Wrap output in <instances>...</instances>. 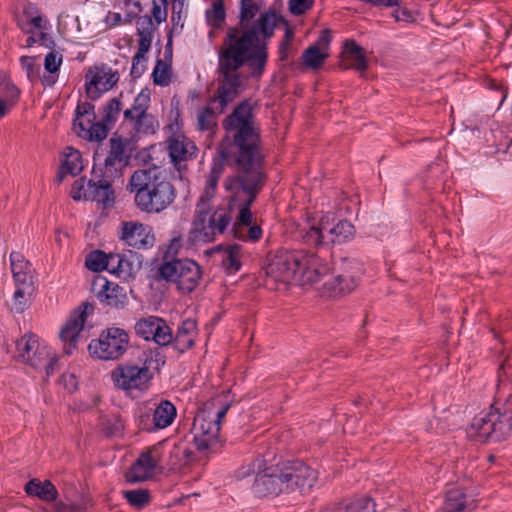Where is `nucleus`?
Segmentation results:
<instances>
[{
    "label": "nucleus",
    "mask_w": 512,
    "mask_h": 512,
    "mask_svg": "<svg viewBox=\"0 0 512 512\" xmlns=\"http://www.w3.org/2000/svg\"><path fill=\"white\" fill-rule=\"evenodd\" d=\"M225 136L217 148L218 155L234 174L223 185L229 192V206L238 204L239 214L233 225V235L244 240L241 230L252 222L251 207L267 182L264 170L261 129L256 122L250 100L238 103L222 121Z\"/></svg>",
    "instance_id": "f257e3e1"
},
{
    "label": "nucleus",
    "mask_w": 512,
    "mask_h": 512,
    "mask_svg": "<svg viewBox=\"0 0 512 512\" xmlns=\"http://www.w3.org/2000/svg\"><path fill=\"white\" fill-rule=\"evenodd\" d=\"M268 60V52L264 49L247 51L246 41L238 40L228 45L222 44L218 52V87L209 103L218 102L219 113H223L227 106L240 94L242 79L239 69L248 65L253 76H261Z\"/></svg>",
    "instance_id": "f03ea898"
},
{
    "label": "nucleus",
    "mask_w": 512,
    "mask_h": 512,
    "mask_svg": "<svg viewBox=\"0 0 512 512\" xmlns=\"http://www.w3.org/2000/svg\"><path fill=\"white\" fill-rule=\"evenodd\" d=\"M318 480V472L302 460H285L266 467L254 480L253 492L260 497L278 496L296 490L306 493Z\"/></svg>",
    "instance_id": "7ed1b4c3"
},
{
    "label": "nucleus",
    "mask_w": 512,
    "mask_h": 512,
    "mask_svg": "<svg viewBox=\"0 0 512 512\" xmlns=\"http://www.w3.org/2000/svg\"><path fill=\"white\" fill-rule=\"evenodd\" d=\"M268 279L275 282L317 283L328 275V262L305 250H283L275 254L264 268Z\"/></svg>",
    "instance_id": "20e7f679"
},
{
    "label": "nucleus",
    "mask_w": 512,
    "mask_h": 512,
    "mask_svg": "<svg viewBox=\"0 0 512 512\" xmlns=\"http://www.w3.org/2000/svg\"><path fill=\"white\" fill-rule=\"evenodd\" d=\"M260 6L254 0H241L239 23L236 26L228 27L222 44L228 45L229 40L246 41L247 51L264 49L268 52L266 39L274 35L278 23H286L284 17L275 10H268L261 13L257 20H251L257 15Z\"/></svg>",
    "instance_id": "39448f33"
},
{
    "label": "nucleus",
    "mask_w": 512,
    "mask_h": 512,
    "mask_svg": "<svg viewBox=\"0 0 512 512\" xmlns=\"http://www.w3.org/2000/svg\"><path fill=\"white\" fill-rule=\"evenodd\" d=\"M127 190L134 194L137 209L146 214H160L173 204L177 196L175 186L156 168L135 170Z\"/></svg>",
    "instance_id": "423d86ee"
},
{
    "label": "nucleus",
    "mask_w": 512,
    "mask_h": 512,
    "mask_svg": "<svg viewBox=\"0 0 512 512\" xmlns=\"http://www.w3.org/2000/svg\"><path fill=\"white\" fill-rule=\"evenodd\" d=\"M471 440L480 443H497L512 435V394L504 401H495L487 412L475 416L468 429Z\"/></svg>",
    "instance_id": "0eeeda50"
},
{
    "label": "nucleus",
    "mask_w": 512,
    "mask_h": 512,
    "mask_svg": "<svg viewBox=\"0 0 512 512\" xmlns=\"http://www.w3.org/2000/svg\"><path fill=\"white\" fill-rule=\"evenodd\" d=\"M93 159L92 178L86 180V177H80L75 180L70 191L71 198L75 201L85 200L97 202L101 204L103 208H110L115 203V193L112 188V182L115 179L98 176V155H94Z\"/></svg>",
    "instance_id": "6e6552de"
},
{
    "label": "nucleus",
    "mask_w": 512,
    "mask_h": 512,
    "mask_svg": "<svg viewBox=\"0 0 512 512\" xmlns=\"http://www.w3.org/2000/svg\"><path fill=\"white\" fill-rule=\"evenodd\" d=\"M201 266L194 260L184 258H172L158 268L159 278L176 284L177 289L185 294H190L198 287L202 279Z\"/></svg>",
    "instance_id": "1a4fd4ad"
},
{
    "label": "nucleus",
    "mask_w": 512,
    "mask_h": 512,
    "mask_svg": "<svg viewBox=\"0 0 512 512\" xmlns=\"http://www.w3.org/2000/svg\"><path fill=\"white\" fill-rule=\"evenodd\" d=\"M17 357L25 364L35 368H44L46 376L54 373V366L58 359L52 349L44 343H40L37 335L25 334L16 341Z\"/></svg>",
    "instance_id": "9d476101"
},
{
    "label": "nucleus",
    "mask_w": 512,
    "mask_h": 512,
    "mask_svg": "<svg viewBox=\"0 0 512 512\" xmlns=\"http://www.w3.org/2000/svg\"><path fill=\"white\" fill-rule=\"evenodd\" d=\"M129 346L128 333L118 327L103 330L98 339H93L88 345V351L94 358L100 360H118Z\"/></svg>",
    "instance_id": "9b49d317"
},
{
    "label": "nucleus",
    "mask_w": 512,
    "mask_h": 512,
    "mask_svg": "<svg viewBox=\"0 0 512 512\" xmlns=\"http://www.w3.org/2000/svg\"><path fill=\"white\" fill-rule=\"evenodd\" d=\"M335 265L336 275L333 281L323 285L324 290L332 297L352 292L364 273L363 263L355 258H341Z\"/></svg>",
    "instance_id": "f8f14e48"
},
{
    "label": "nucleus",
    "mask_w": 512,
    "mask_h": 512,
    "mask_svg": "<svg viewBox=\"0 0 512 512\" xmlns=\"http://www.w3.org/2000/svg\"><path fill=\"white\" fill-rule=\"evenodd\" d=\"M130 140L122 136H113L109 140L110 149L101 163V158L98 153L99 160L97 161L98 176H103L110 179L120 178L123 170L129 165L131 158V151L128 149Z\"/></svg>",
    "instance_id": "ddd939ff"
},
{
    "label": "nucleus",
    "mask_w": 512,
    "mask_h": 512,
    "mask_svg": "<svg viewBox=\"0 0 512 512\" xmlns=\"http://www.w3.org/2000/svg\"><path fill=\"white\" fill-rule=\"evenodd\" d=\"M205 204H197L196 215L193 220V230L204 241H210L214 236L222 234L231 221L229 212L224 208H219L213 213L204 209Z\"/></svg>",
    "instance_id": "4468645a"
},
{
    "label": "nucleus",
    "mask_w": 512,
    "mask_h": 512,
    "mask_svg": "<svg viewBox=\"0 0 512 512\" xmlns=\"http://www.w3.org/2000/svg\"><path fill=\"white\" fill-rule=\"evenodd\" d=\"M191 433L193 434V443L198 451H218L220 426L217 424V420L210 419L209 414L206 415L205 412H202L195 416Z\"/></svg>",
    "instance_id": "2eb2a0df"
},
{
    "label": "nucleus",
    "mask_w": 512,
    "mask_h": 512,
    "mask_svg": "<svg viewBox=\"0 0 512 512\" xmlns=\"http://www.w3.org/2000/svg\"><path fill=\"white\" fill-rule=\"evenodd\" d=\"M93 310V304L85 301L70 313L68 320L59 333L66 355H71L77 348L79 333L83 329L87 316L91 314Z\"/></svg>",
    "instance_id": "dca6fc26"
},
{
    "label": "nucleus",
    "mask_w": 512,
    "mask_h": 512,
    "mask_svg": "<svg viewBox=\"0 0 512 512\" xmlns=\"http://www.w3.org/2000/svg\"><path fill=\"white\" fill-rule=\"evenodd\" d=\"M152 374L148 367L136 364L118 365L111 372V379L117 388L125 391L141 390L151 380Z\"/></svg>",
    "instance_id": "f3484780"
},
{
    "label": "nucleus",
    "mask_w": 512,
    "mask_h": 512,
    "mask_svg": "<svg viewBox=\"0 0 512 512\" xmlns=\"http://www.w3.org/2000/svg\"><path fill=\"white\" fill-rule=\"evenodd\" d=\"M137 336L146 341H154L158 346H166L172 340V330L167 322L158 316H147L137 320L134 326Z\"/></svg>",
    "instance_id": "a211bd4d"
},
{
    "label": "nucleus",
    "mask_w": 512,
    "mask_h": 512,
    "mask_svg": "<svg viewBox=\"0 0 512 512\" xmlns=\"http://www.w3.org/2000/svg\"><path fill=\"white\" fill-rule=\"evenodd\" d=\"M97 287L99 290L96 291V297L103 306L118 310L128 305L129 299L124 287L101 276L93 281V289L96 290Z\"/></svg>",
    "instance_id": "6ab92c4d"
},
{
    "label": "nucleus",
    "mask_w": 512,
    "mask_h": 512,
    "mask_svg": "<svg viewBox=\"0 0 512 512\" xmlns=\"http://www.w3.org/2000/svg\"><path fill=\"white\" fill-rule=\"evenodd\" d=\"M120 239L136 249H147L154 245V235L149 226L139 222H122Z\"/></svg>",
    "instance_id": "aec40b11"
},
{
    "label": "nucleus",
    "mask_w": 512,
    "mask_h": 512,
    "mask_svg": "<svg viewBox=\"0 0 512 512\" xmlns=\"http://www.w3.org/2000/svg\"><path fill=\"white\" fill-rule=\"evenodd\" d=\"M119 81L118 71H112L111 68L102 66L96 68L90 80L86 81V94L88 98L95 101L101 97L104 92L111 90Z\"/></svg>",
    "instance_id": "412c9836"
},
{
    "label": "nucleus",
    "mask_w": 512,
    "mask_h": 512,
    "mask_svg": "<svg viewBox=\"0 0 512 512\" xmlns=\"http://www.w3.org/2000/svg\"><path fill=\"white\" fill-rule=\"evenodd\" d=\"M119 81L118 71H112L111 68L102 66L96 68L90 80L86 81V94L88 98L95 101L101 97L104 92L111 90Z\"/></svg>",
    "instance_id": "4be33fe9"
},
{
    "label": "nucleus",
    "mask_w": 512,
    "mask_h": 512,
    "mask_svg": "<svg viewBox=\"0 0 512 512\" xmlns=\"http://www.w3.org/2000/svg\"><path fill=\"white\" fill-rule=\"evenodd\" d=\"M197 337V323L193 319H186L182 321L178 327L176 335L166 345L171 346V349L177 354H183L191 349L195 344Z\"/></svg>",
    "instance_id": "5701e85b"
},
{
    "label": "nucleus",
    "mask_w": 512,
    "mask_h": 512,
    "mask_svg": "<svg viewBox=\"0 0 512 512\" xmlns=\"http://www.w3.org/2000/svg\"><path fill=\"white\" fill-rule=\"evenodd\" d=\"M167 144L171 162L178 169H180L181 162L195 158L198 152L196 145L183 135L181 137H170Z\"/></svg>",
    "instance_id": "b1692460"
},
{
    "label": "nucleus",
    "mask_w": 512,
    "mask_h": 512,
    "mask_svg": "<svg viewBox=\"0 0 512 512\" xmlns=\"http://www.w3.org/2000/svg\"><path fill=\"white\" fill-rule=\"evenodd\" d=\"M473 500L460 487H452L445 493L444 502L436 512H472Z\"/></svg>",
    "instance_id": "393cba45"
},
{
    "label": "nucleus",
    "mask_w": 512,
    "mask_h": 512,
    "mask_svg": "<svg viewBox=\"0 0 512 512\" xmlns=\"http://www.w3.org/2000/svg\"><path fill=\"white\" fill-rule=\"evenodd\" d=\"M111 126L103 122L102 120L95 122V119H87L84 121H73V130L79 137L88 141L100 142L104 140Z\"/></svg>",
    "instance_id": "a878e982"
},
{
    "label": "nucleus",
    "mask_w": 512,
    "mask_h": 512,
    "mask_svg": "<svg viewBox=\"0 0 512 512\" xmlns=\"http://www.w3.org/2000/svg\"><path fill=\"white\" fill-rule=\"evenodd\" d=\"M342 55L344 60L349 61V64H343L344 69H355L359 72H364L368 68V61L365 56V50L354 40L346 39L342 46Z\"/></svg>",
    "instance_id": "bb28decb"
},
{
    "label": "nucleus",
    "mask_w": 512,
    "mask_h": 512,
    "mask_svg": "<svg viewBox=\"0 0 512 512\" xmlns=\"http://www.w3.org/2000/svg\"><path fill=\"white\" fill-rule=\"evenodd\" d=\"M24 491L28 496L48 503L55 502L58 497V490L50 480L33 478L25 484Z\"/></svg>",
    "instance_id": "cd10ccee"
},
{
    "label": "nucleus",
    "mask_w": 512,
    "mask_h": 512,
    "mask_svg": "<svg viewBox=\"0 0 512 512\" xmlns=\"http://www.w3.org/2000/svg\"><path fill=\"white\" fill-rule=\"evenodd\" d=\"M82 170L83 164L81 153L72 147H67L65 152V159L62 161L56 177L57 182L60 184L68 174L76 176Z\"/></svg>",
    "instance_id": "c85d7f7f"
},
{
    "label": "nucleus",
    "mask_w": 512,
    "mask_h": 512,
    "mask_svg": "<svg viewBox=\"0 0 512 512\" xmlns=\"http://www.w3.org/2000/svg\"><path fill=\"white\" fill-rule=\"evenodd\" d=\"M140 255L128 250L127 253L121 254L116 270H118V278L129 281L135 279L136 272L140 268Z\"/></svg>",
    "instance_id": "c756f323"
},
{
    "label": "nucleus",
    "mask_w": 512,
    "mask_h": 512,
    "mask_svg": "<svg viewBox=\"0 0 512 512\" xmlns=\"http://www.w3.org/2000/svg\"><path fill=\"white\" fill-rule=\"evenodd\" d=\"M124 122L131 123L137 135H153L159 128L158 120L148 112L132 115V119H124Z\"/></svg>",
    "instance_id": "7c9ffc66"
},
{
    "label": "nucleus",
    "mask_w": 512,
    "mask_h": 512,
    "mask_svg": "<svg viewBox=\"0 0 512 512\" xmlns=\"http://www.w3.org/2000/svg\"><path fill=\"white\" fill-rule=\"evenodd\" d=\"M327 226L326 239L327 244H341L349 240L354 234V226L348 220H339L332 227L329 226L328 220L325 221Z\"/></svg>",
    "instance_id": "2f4dec72"
},
{
    "label": "nucleus",
    "mask_w": 512,
    "mask_h": 512,
    "mask_svg": "<svg viewBox=\"0 0 512 512\" xmlns=\"http://www.w3.org/2000/svg\"><path fill=\"white\" fill-rule=\"evenodd\" d=\"M165 442L166 441L158 442L142 452L134 463L151 474L161 462L162 449Z\"/></svg>",
    "instance_id": "473e14b6"
},
{
    "label": "nucleus",
    "mask_w": 512,
    "mask_h": 512,
    "mask_svg": "<svg viewBox=\"0 0 512 512\" xmlns=\"http://www.w3.org/2000/svg\"><path fill=\"white\" fill-rule=\"evenodd\" d=\"M152 411L159 430L170 426L177 415L176 407L169 400H162Z\"/></svg>",
    "instance_id": "72a5a7b5"
},
{
    "label": "nucleus",
    "mask_w": 512,
    "mask_h": 512,
    "mask_svg": "<svg viewBox=\"0 0 512 512\" xmlns=\"http://www.w3.org/2000/svg\"><path fill=\"white\" fill-rule=\"evenodd\" d=\"M325 218L323 217L318 226H311L308 230L301 232L302 240L305 244L314 247L325 246L327 244Z\"/></svg>",
    "instance_id": "f704fd0d"
},
{
    "label": "nucleus",
    "mask_w": 512,
    "mask_h": 512,
    "mask_svg": "<svg viewBox=\"0 0 512 512\" xmlns=\"http://www.w3.org/2000/svg\"><path fill=\"white\" fill-rule=\"evenodd\" d=\"M370 510L375 512V502L370 497H364L334 508L322 509L320 512H369Z\"/></svg>",
    "instance_id": "c9c22d12"
},
{
    "label": "nucleus",
    "mask_w": 512,
    "mask_h": 512,
    "mask_svg": "<svg viewBox=\"0 0 512 512\" xmlns=\"http://www.w3.org/2000/svg\"><path fill=\"white\" fill-rule=\"evenodd\" d=\"M122 496L131 507L137 510H142L150 505L152 501L150 491L143 488L123 490Z\"/></svg>",
    "instance_id": "e433bc0d"
},
{
    "label": "nucleus",
    "mask_w": 512,
    "mask_h": 512,
    "mask_svg": "<svg viewBox=\"0 0 512 512\" xmlns=\"http://www.w3.org/2000/svg\"><path fill=\"white\" fill-rule=\"evenodd\" d=\"M151 101V92L146 87L143 88L134 98L131 108L124 110L123 118L132 119V115L148 112Z\"/></svg>",
    "instance_id": "4c0bfd02"
},
{
    "label": "nucleus",
    "mask_w": 512,
    "mask_h": 512,
    "mask_svg": "<svg viewBox=\"0 0 512 512\" xmlns=\"http://www.w3.org/2000/svg\"><path fill=\"white\" fill-rule=\"evenodd\" d=\"M123 93L121 92L119 97L111 98L103 107H102V121L111 127L118 120L119 114L122 110V103L120 98Z\"/></svg>",
    "instance_id": "58836bf2"
},
{
    "label": "nucleus",
    "mask_w": 512,
    "mask_h": 512,
    "mask_svg": "<svg viewBox=\"0 0 512 512\" xmlns=\"http://www.w3.org/2000/svg\"><path fill=\"white\" fill-rule=\"evenodd\" d=\"M20 95V90L14 85L3 72H0V99L8 105L13 106Z\"/></svg>",
    "instance_id": "ea45409f"
},
{
    "label": "nucleus",
    "mask_w": 512,
    "mask_h": 512,
    "mask_svg": "<svg viewBox=\"0 0 512 512\" xmlns=\"http://www.w3.org/2000/svg\"><path fill=\"white\" fill-rule=\"evenodd\" d=\"M108 254L103 250H93L86 255L85 266L92 272L104 271L109 263Z\"/></svg>",
    "instance_id": "a19ab883"
},
{
    "label": "nucleus",
    "mask_w": 512,
    "mask_h": 512,
    "mask_svg": "<svg viewBox=\"0 0 512 512\" xmlns=\"http://www.w3.org/2000/svg\"><path fill=\"white\" fill-rule=\"evenodd\" d=\"M327 55L320 51L317 45H311L302 54L303 64L311 69L322 67Z\"/></svg>",
    "instance_id": "79ce46f5"
},
{
    "label": "nucleus",
    "mask_w": 512,
    "mask_h": 512,
    "mask_svg": "<svg viewBox=\"0 0 512 512\" xmlns=\"http://www.w3.org/2000/svg\"><path fill=\"white\" fill-rule=\"evenodd\" d=\"M136 425L139 430L152 433L159 430L153 419L152 408H140L136 414Z\"/></svg>",
    "instance_id": "37998d69"
},
{
    "label": "nucleus",
    "mask_w": 512,
    "mask_h": 512,
    "mask_svg": "<svg viewBox=\"0 0 512 512\" xmlns=\"http://www.w3.org/2000/svg\"><path fill=\"white\" fill-rule=\"evenodd\" d=\"M152 78L155 85H168L171 80V63H166L162 59H157L152 72Z\"/></svg>",
    "instance_id": "c03bdc74"
},
{
    "label": "nucleus",
    "mask_w": 512,
    "mask_h": 512,
    "mask_svg": "<svg viewBox=\"0 0 512 512\" xmlns=\"http://www.w3.org/2000/svg\"><path fill=\"white\" fill-rule=\"evenodd\" d=\"M32 292L33 288L16 287L12 298L11 310L15 313L24 312L29 306L27 295H30Z\"/></svg>",
    "instance_id": "a18cd8bd"
},
{
    "label": "nucleus",
    "mask_w": 512,
    "mask_h": 512,
    "mask_svg": "<svg viewBox=\"0 0 512 512\" xmlns=\"http://www.w3.org/2000/svg\"><path fill=\"white\" fill-rule=\"evenodd\" d=\"M216 112L210 106L203 107L197 114V125L200 131H209L216 126Z\"/></svg>",
    "instance_id": "49530a36"
},
{
    "label": "nucleus",
    "mask_w": 512,
    "mask_h": 512,
    "mask_svg": "<svg viewBox=\"0 0 512 512\" xmlns=\"http://www.w3.org/2000/svg\"><path fill=\"white\" fill-rule=\"evenodd\" d=\"M164 349L169 350L171 346H159L154 350H150L149 355L145 359L146 367L153 368L159 370L166 363L167 355L164 352Z\"/></svg>",
    "instance_id": "de8ad7c7"
},
{
    "label": "nucleus",
    "mask_w": 512,
    "mask_h": 512,
    "mask_svg": "<svg viewBox=\"0 0 512 512\" xmlns=\"http://www.w3.org/2000/svg\"><path fill=\"white\" fill-rule=\"evenodd\" d=\"M207 20L214 21V26H219L222 22L225 21L226 11L225 6L222 0H215L212 4L211 9L206 11Z\"/></svg>",
    "instance_id": "09e8293b"
},
{
    "label": "nucleus",
    "mask_w": 512,
    "mask_h": 512,
    "mask_svg": "<svg viewBox=\"0 0 512 512\" xmlns=\"http://www.w3.org/2000/svg\"><path fill=\"white\" fill-rule=\"evenodd\" d=\"M240 246L234 244L228 247L227 256L223 263L226 269L230 271H238L241 268V262L239 261Z\"/></svg>",
    "instance_id": "8fccbe9b"
},
{
    "label": "nucleus",
    "mask_w": 512,
    "mask_h": 512,
    "mask_svg": "<svg viewBox=\"0 0 512 512\" xmlns=\"http://www.w3.org/2000/svg\"><path fill=\"white\" fill-rule=\"evenodd\" d=\"M150 477V474L146 470L138 467L137 464L133 463L131 467L125 473V480L130 484L143 482Z\"/></svg>",
    "instance_id": "3c124183"
},
{
    "label": "nucleus",
    "mask_w": 512,
    "mask_h": 512,
    "mask_svg": "<svg viewBox=\"0 0 512 512\" xmlns=\"http://www.w3.org/2000/svg\"><path fill=\"white\" fill-rule=\"evenodd\" d=\"M221 161L222 163H213L206 181V190L214 191L216 189L224 170L223 164L227 165L222 159Z\"/></svg>",
    "instance_id": "603ef678"
},
{
    "label": "nucleus",
    "mask_w": 512,
    "mask_h": 512,
    "mask_svg": "<svg viewBox=\"0 0 512 512\" xmlns=\"http://www.w3.org/2000/svg\"><path fill=\"white\" fill-rule=\"evenodd\" d=\"M314 2L315 0H289L288 8L292 15L301 16L313 7Z\"/></svg>",
    "instance_id": "864d4df0"
},
{
    "label": "nucleus",
    "mask_w": 512,
    "mask_h": 512,
    "mask_svg": "<svg viewBox=\"0 0 512 512\" xmlns=\"http://www.w3.org/2000/svg\"><path fill=\"white\" fill-rule=\"evenodd\" d=\"M46 20L41 15H36L35 17H31V19L23 22L21 19H18L17 25L24 33H32L31 27H35L38 29L45 28Z\"/></svg>",
    "instance_id": "5fc2aeb1"
},
{
    "label": "nucleus",
    "mask_w": 512,
    "mask_h": 512,
    "mask_svg": "<svg viewBox=\"0 0 512 512\" xmlns=\"http://www.w3.org/2000/svg\"><path fill=\"white\" fill-rule=\"evenodd\" d=\"M86 509L84 503H65L61 500L55 502L52 507L53 512H85Z\"/></svg>",
    "instance_id": "6e6d98bb"
},
{
    "label": "nucleus",
    "mask_w": 512,
    "mask_h": 512,
    "mask_svg": "<svg viewBox=\"0 0 512 512\" xmlns=\"http://www.w3.org/2000/svg\"><path fill=\"white\" fill-rule=\"evenodd\" d=\"M85 115L91 116L90 119H96L95 106L90 102L78 103L74 112L73 121H82L81 118Z\"/></svg>",
    "instance_id": "4d7b16f0"
},
{
    "label": "nucleus",
    "mask_w": 512,
    "mask_h": 512,
    "mask_svg": "<svg viewBox=\"0 0 512 512\" xmlns=\"http://www.w3.org/2000/svg\"><path fill=\"white\" fill-rule=\"evenodd\" d=\"M139 36L138 40V50L135 55L138 58H146V53L149 52L153 40V34H137Z\"/></svg>",
    "instance_id": "13d9d810"
},
{
    "label": "nucleus",
    "mask_w": 512,
    "mask_h": 512,
    "mask_svg": "<svg viewBox=\"0 0 512 512\" xmlns=\"http://www.w3.org/2000/svg\"><path fill=\"white\" fill-rule=\"evenodd\" d=\"M11 271L15 272H28V262L24 260L21 253L12 252L10 254Z\"/></svg>",
    "instance_id": "bf43d9fd"
},
{
    "label": "nucleus",
    "mask_w": 512,
    "mask_h": 512,
    "mask_svg": "<svg viewBox=\"0 0 512 512\" xmlns=\"http://www.w3.org/2000/svg\"><path fill=\"white\" fill-rule=\"evenodd\" d=\"M61 64L62 55H57L54 51H51L45 56L44 67L48 72H57Z\"/></svg>",
    "instance_id": "052dcab7"
},
{
    "label": "nucleus",
    "mask_w": 512,
    "mask_h": 512,
    "mask_svg": "<svg viewBox=\"0 0 512 512\" xmlns=\"http://www.w3.org/2000/svg\"><path fill=\"white\" fill-rule=\"evenodd\" d=\"M35 59L33 56H22L20 58L21 67L26 71L30 80H33L39 71V67L35 65Z\"/></svg>",
    "instance_id": "680f3d73"
},
{
    "label": "nucleus",
    "mask_w": 512,
    "mask_h": 512,
    "mask_svg": "<svg viewBox=\"0 0 512 512\" xmlns=\"http://www.w3.org/2000/svg\"><path fill=\"white\" fill-rule=\"evenodd\" d=\"M155 27L151 16L143 15L137 19V34H153Z\"/></svg>",
    "instance_id": "e2e57ef3"
},
{
    "label": "nucleus",
    "mask_w": 512,
    "mask_h": 512,
    "mask_svg": "<svg viewBox=\"0 0 512 512\" xmlns=\"http://www.w3.org/2000/svg\"><path fill=\"white\" fill-rule=\"evenodd\" d=\"M147 61V58H138L137 55H134L132 58V67L130 71V75L133 79L140 78L146 70V66L144 62Z\"/></svg>",
    "instance_id": "0e129e2a"
},
{
    "label": "nucleus",
    "mask_w": 512,
    "mask_h": 512,
    "mask_svg": "<svg viewBox=\"0 0 512 512\" xmlns=\"http://www.w3.org/2000/svg\"><path fill=\"white\" fill-rule=\"evenodd\" d=\"M13 278L16 287L33 288L32 276L28 272H15Z\"/></svg>",
    "instance_id": "69168bd1"
},
{
    "label": "nucleus",
    "mask_w": 512,
    "mask_h": 512,
    "mask_svg": "<svg viewBox=\"0 0 512 512\" xmlns=\"http://www.w3.org/2000/svg\"><path fill=\"white\" fill-rule=\"evenodd\" d=\"M512 372V364L510 363L509 357H505L499 364L498 370H497V378L498 382L505 381L510 373Z\"/></svg>",
    "instance_id": "338daca9"
},
{
    "label": "nucleus",
    "mask_w": 512,
    "mask_h": 512,
    "mask_svg": "<svg viewBox=\"0 0 512 512\" xmlns=\"http://www.w3.org/2000/svg\"><path fill=\"white\" fill-rule=\"evenodd\" d=\"M151 19L154 18L157 24H160L167 19V9H162L161 6L153 0V6L151 11Z\"/></svg>",
    "instance_id": "774afa93"
}]
</instances>
